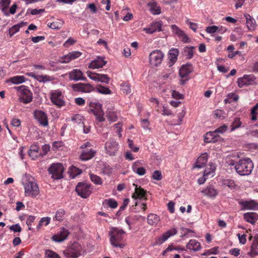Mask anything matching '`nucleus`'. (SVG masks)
Segmentation results:
<instances>
[{"label":"nucleus","instance_id":"nucleus-1","mask_svg":"<svg viewBox=\"0 0 258 258\" xmlns=\"http://www.w3.org/2000/svg\"><path fill=\"white\" fill-rule=\"evenodd\" d=\"M22 183L24 187L26 196L35 198L39 194L38 185L32 176L26 175L23 180Z\"/></svg>","mask_w":258,"mask_h":258},{"label":"nucleus","instance_id":"nucleus-2","mask_svg":"<svg viewBox=\"0 0 258 258\" xmlns=\"http://www.w3.org/2000/svg\"><path fill=\"white\" fill-rule=\"evenodd\" d=\"M125 234V231L122 229L116 227L111 228L109 232L111 245L114 247L123 248L125 245L122 241Z\"/></svg>","mask_w":258,"mask_h":258},{"label":"nucleus","instance_id":"nucleus-3","mask_svg":"<svg viewBox=\"0 0 258 258\" xmlns=\"http://www.w3.org/2000/svg\"><path fill=\"white\" fill-rule=\"evenodd\" d=\"M253 168V163L249 158L239 160L234 167L237 173L242 176L250 174Z\"/></svg>","mask_w":258,"mask_h":258},{"label":"nucleus","instance_id":"nucleus-4","mask_svg":"<svg viewBox=\"0 0 258 258\" xmlns=\"http://www.w3.org/2000/svg\"><path fill=\"white\" fill-rule=\"evenodd\" d=\"M82 252L81 244L77 242H74L63 251V253L68 257L78 258L82 255Z\"/></svg>","mask_w":258,"mask_h":258},{"label":"nucleus","instance_id":"nucleus-5","mask_svg":"<svg viewBox=\"0 0 258 258\" xmlns=\"http://www.w3.org/2000/svg\"><path fill=\"white\" fill-rule=\"evenodd\" d=\"M15 88L20 91L19 100L20 102L27 104L32 101V93L26 86H21L15 87Z\"/></svg>","mask_w":258,"mask_h":258},{"label":"nucleus","instance_id":"nucleus-6","mask_svg":"<svg viewBox=\"0 0 258 258\" xmlns=\"http://www.w3.org/2000/svg\"><path fill=\"white\" fill-rule=\"evenodd\" d=\"M91 145L89 142H86L82 145L81 148L82 151L80 156V158L83 161L92 159L95 156L96 152L91 148Z\"/></svg>","mask_w":258,"mask_h":258},{"label":"nucleus","instance_id":"nucleus-7","mask_svg":"<svg viewBox=\"0 0 258 258\" xmlns=\"http://www.w3.org/2000/svg\"><path fill=\"white\" fill-rule=\"evenodd\" d=\"M164 54L161 50H153L149 56V62L152 66L157 67L161 63Z\"/></svg>","mask_w":258,"mask_h":258},{"label":"nucleus","instance_id":"nucleus-8","mask_svg":"<svg viewBox=\"0 0 258 258\" xmlns=\"http://www.w3.org/2000/svg\"><path fill=\"white\" fill-rule=\"evenodd\" d=\"M48 171L54 179H59L62 178L63 168L60 163L52 164L49 168Z\"/></svg>","mask_w":258,"mask_h":258},{"label":"nucleus","instance_id":"nucleus-9","mask_svg":"<svg viewBox=\"0 0 258 258\" xmlns=\"http://www.w3.org/2000/svg\"><path fill=\"white\" fill-rule=\"evenodd\" d=\"M75 190L79 196L85 199L88 198L91 194L90 185L87 183H79Z\"/></svg>","mask_w":258,"mask_h":258},{"label":"nucleus","instance_id":"nucleus-10","mask_svg":"<svg viewBox=\"0 0 258 258\" xmlns=\"http://www.w3.org/2000/svg\"><path fill=\"white\" fill-rule=\"evenodd\" d=\"M89 106L93 108L91 110L99 121L101 122L104 120L103 117L104 112L102 109V105L101 104L99 103L90 102Z\"/></svg>","mask_w":258,"mask_h":258},{"label":"nucleus","instance_id":"nucleus-11","mask_svg":"<svg viewBox=\"0 0 258 258\" xmlns=\"http://www.w3.org/2000/svg\"><path fill=\"white\" fill-rule=\"evenodd\" d=\"M256 78L253 75H245L237 80L238 86L242 88L244 86L252 85L256 83Z\"/></svg>","mask_w":258,"mask_h":258},{"label":"nucleus","instance_id":"nucleus-12","mask_svg":"<svg viewBox=\"0 0 258 258\" xmlns=\"http://www.w3.org/2000/svg\"><path fill=\"white\" fill-rule=\"evenodd\" d=\"M75 91H81L85 93H89L95 91V88L89 84L78 83L72 86Z\"/></svg>","mask_w":258,"mask_h":258},{"label":"nucleus","instance_id":"nucleus-13","mask_svg":"<svg viewBox=\"0 0 258 258\" xmlns=\"http://www.w3.org/2000/svg\"><path fill=\"white\" fill-rule=\"evenodd\" d=\"M50 98L52 102L58 107L64 105V102L62 99L61 93L60 91L55 90L51 93Z\"/></svg>","mask_w":258,"mask_h":258},{"label":"nucleus","instance_id":"nucleus-14","mask_svg":"<svg viewBox=\"0 0 258 258\" xmlns=\"http://www.w3.org/2000/svg\"><path fill=\"white\" fill-rule=\"evenodd\" d=\"M105 148L110 156L114 155L118 150V144L114 140H111L105 143Z\"/></svg>","mask_w":258,"mask_h":258},{"label":"nucleus","instance_id":"nucleus-15","mask_svg":"<svg viewBox=\"0 0 258 258\" xmlns=\"http://www.w3.org/2000/svg\"><path fill=\"white\" fill-rule=\"evenodd\" d=\"M176 233L177 230L175 228L168 230L166 232L163 233L161 237H158L156 238V241L153 244V245L161 244L166 240H167V239L171 236L175 235Z\"/></svg>","mask_w":258,"mask_h":258},{"label":"nucleus","instance_id":"nucleus-16","mask_svg":"<svg viewBox=\"0 0 258 258\" xmlns=\"http://www.w3.org/2000/svg\"><path fill=\"white\" fill-rule=\"evenodd\" d=\"M69 79L75 81L82 80L87 81V78L84 76L83 73L79 69H74L69 74Z\"/></svg>","mask_w":258,"mask_h":258},{"label":"nucleus","instance_id":"nucleus-17","mask_svg":"<svg viewBox=\"0 0 258 258\" xmlns=\"http://www.w3.org/2000/svg\"><path fill=\"white\" fill-rule=\"evenodd\" d=\"M69 233L70 232L68 230L64 228H61L58 233L54 235L52 237V240L57 242H62L67 239Z\"/></svg>","mask_w":258,"mask_h":258},{"label":"nucleus","instance_id":"nucleus-18","mask_svg":"<svg viewBox=\"0 0 258 258\" xmlns=\"http://www.w3.org/2000/svg\"><path fill=\"white\" fill-rule=\"evenodd\" d=\"M135 186V192L132 195V198L134 200L139 199L146 200V195L147 191L141 187H138L135 183L133 184Z\"/></svg>","mask_w":258,"mask_h":258},{"label":"nucleus","instance_id":"nucleus-19","mask_svg":"<svg viewBox=\"0 0 258 258\" xmlns=\"http://www.w3.org/2000/svg\"><path fill=\"white\" fill-rule=\"evenodd\" d=\"M34 116L41 125L45 126L48 125L47 115L43 111L41 110L36 111L34 112Z\"/></svg>","mask_w":258,"mask_h":258},{"label":"nucleus","instance_id":"nucleus-20","mask_svg":"<svg viewBox=\"0 0 258 258\" xmlns=\"http://www.w3.org/2000/svg\"><path fill=\"white\" fill-rule=\"evenodd\" d=\"M106 63L102 57H98L93 60L89 64L88 68L91 69H97L102 68Z\"/></svg>","mask_w":258,"mask_h":258},{"label":"nucleus","instance_id":"nucleus-21","mask_svg":"<svg viewBox=\"0 0 258 258\" xmlns=\"http://www.w3.org/2000/svg\"><path fill=\"white\" fill-rule=\"evenodd\" d=\"M193 71V67L191 64L186 63L182 65L179 70V76L183 78L187 77Z\"/></svg>","mask_w":258,"mask_h":258},{"label":"nucleus","instance_id":"nucleus-22","mask_svg":"<svg viewBox=\"0 0 258 258\" xmlns=\"http://www.w3.org/2000/svg\"><path fill=\"white\" fill-rule=\"evenodd\" d=\"M208 155L207 153L202 154L197 160L194 168H201L204 167L208 161Z\"/></svg>","mask_w":258,"mask_h":258},{"label":"nucleus","instance_id":"nucleus-23","mask_svg":"<svg viewBox=\"0 0 258 258\" xmlns=\"http://www.w3.org/2000/svg\"><path fill=\"white\" fill-rule=\"evenodd\" d=\"M202 192L210 198H214L218 194L217 190L212 185L207 186L202 191Z\"/></svg>","mask_w":258,"mask_h":258},{"label":"nucleus","instance_id":"nucleus-24","mask_svg":"<svg viewBox=\"0 0 258 258\" xmlns=\"http://www.w3.org/2000/svg\"><path fill=\"white\" fill-rule=\"evenodd\" d=\"M160 221L159 216L154 213H150L147 216V222L152 226H156Z\"/></svg>","mask_w":258,"mask_h":258},{"label":"nucleus","instance_id":"nucleus-25","mask_svg":"<svg viewBox=\"0 0 258 258\" xmlns=\"http://www.w3.org/2000/svg\"><path fill=\"white\" fill-rule=\"evenodd\" d=\"M243 217L246 222L252 224H254L258 220V215L255 213L249 212L245 213Z\"/></svg>","mask_w":258,"mask_h":258},{"label":"nucleus","instance_id":"nucleus-26","mask_svg":"<svg viewBox=\"0 0 258 258\" xmlns=\"http://www.w3.org/2000/svg\"><path fill=\"white\" fill-rule=\"evenodd\" d=\"M219 135L216 134L215 131L209 132L207 133L205 137L204 141L206 143H215L217 139H216Z\"/></svg>","mask_w":258,"mask_h":258},{"label":"nucleus","instance_id":"nucleus-27","mask_svg":"<svg viewBox=\"0 0 258 258\" xmlns=\"http://www.w3.org/2000/svg\"><path fill=\"white\" fill-rule=\"evenodd\" d=\"M186 247L190 250L196 251L201 249V244L197 240L191 239L186 245Z\"/></svg>","mask_w":258,"mask_h":258},{"label":"nucleus","instance_id":"nucleus-28","mask_svg":"<svg viewBox=\"0 0 258 258\" xmlns=\"http://www.w3.org/2000/svg\"><path fill=\"white\" fill-rule=\"evenodd\" d=\"M11 0H1L0 1V10L2 11L5 16H9L8 12V8L9 7Z\"/></svg>","mask_w":258,"mask_h":258},{"label":"nucleus","instance_id":"nucleus-29","mask_svg":"<svg viewBox=\"0 0 258 258\" xmlns=\"http://www.w3.org/2000/svg\"><path fill=\"white\" fill-rule=\"evenodd\" d=\"M246 20V25L248 29L250 30H254L256 27L255 20L248 14L244 15Z\"/></svg>","mask_w":258,"mask_h":258},{"label":"nucleus","instance_id":"nucleus-30","mask_svg":"<svg viewBox=\"0 0 258 258\" xmlns=\"http://www.w3.org/2000/svg\"><path fill=\"white\" fill-rule=\"evenodd\" d=\"M241 205L243 209L247 210H256L258 209V204L255 203L253 201L243 202L241 203Z\"/></svg>","mask_w":258,"mask_h":258},{"label":"nucleus","instance_id":"nucleus-31","mask_svg":"<svg viewBox=\"0 0 258 258\" xmlns=\"http://www.w3.org/2000/svg\"><path fill=\"white\" fill-rule=\"evenodd\" d=\"M144 30L149 34H152L156 31H161V24L159 22H156L153 24L152 28H145Z\"/></svg>","mask_w":258,"mask_h":258},{"label":"nucleus","instance_id":"nucleus-32","mask_svg":"<svg viewBox=\"0 0 258 258\" xmlns=\"http://www.w3.org/2000/svg\"><path fill=\"white\" fill-rule=\"evenodd\" d=\"M25 81V77L23 76H14L6 81L7 83H11L14 84H19L24 82Z\"/></svg>","mask_w":258,"mask_h":258},{"label":"nucleus","instance_id":"nucleus-33","mask_svg":"<svg viewBox=\"0 0 258 258\" xmlns=\"http://www.w3.org/2000/svg\"><path fill=\"white\" fill-rule=\"evenodd\" d=\"M179 54V51L176 48H171L169 50L168 53V57L170 61L174 63L177 60V56Z\"/></svg>","mask_w":258,"mask_h":258},{"label":"nucleus","instance_id":"nucleus-34","mask_svg":"<svg viewBox=\"0 0 258 258\" xmlns=\"http://www.w3.org/2000/svg\"><path fill=\"white\" fill-rule=\"evenodd\" d=\"M39 148L35 145H32L29 149L28 154L29 156L33 159L34 160L38 157L39 155L38 151Z\"/></svg>","mask_w":258,"mask_h":258},{"label":"nucleus","instance_id":"nucleus-35","mask_svg":"<svg viewBox=\"0 0 258 258\" xmlns=\"http://www.w3.org/2000/svg\"><path fill=\"white\" fill-rule=\"evenodd\" d=\"M84 117L80 114H76L72 117V120L75 124H78L81 127L83 126Z\"/></svg>","mask_w":258,"mask_h":258},{"label":"nucleus","instance_id":"nucleus-36","mask_svg":"<svg viewBox=\"0 0 258 258\" xmlns=\"http://www.w3.org/2000/svg\"><path fill=\"white\" fill-rule=\"evenodd\" d=\"M222 184L223 186H227L230 189H236L237 185L234 180L230 179H224L222 181Z\"/></svg>","mask_w":258,"mask_h":258},{"label":"nucleus","instance_id":"nucleus-37","mask_svg":"<svg viewBox=\"0 0 258 258\" xmlns=\"http://www.w3.org/2000/svg\"><path fill=\"white\" fill-rule=\"evenodd\" d=\"M95 90L102 94L106 95L111 94V90L108 87L103 86L101 85H97L96 88H95Z\"/></svg>","mask_w":258,"mask_h":258},{"label":"nucleus","instance_id":"nucleus-38","mask_svg":"<svg viewBox=\"0 0 258 258\" xmlns=\"http://www.w3.org/2000/svg\"><path fill=\"white\" fill-rule=\"evenodd\" d=\"M194 47L190 46V47H185L183 49V54L186 58L190 59L192 57L194 51L193 49Z\"/></svg>","mask_w":258,"mask_h":258},{"label":"nucleus","instance_id":"nucleus-39","mask_svg":"<svg viewBox=\"0 0 258 258\" xmlns=\"http://www.w3.org/2000/svg\"><path fill=\"white\" fill-rule=\"evenodd\" d=\"M239 98L238 95L235 93H229L227 95V98L224 100V102L226 104L231 103L233 101H237Z\"/></svg>","mask_w":258,"mask_h":258},{"label":"nucleus","instance_id":"nucleus-40","mask_svg":"<svg viewBox=\"0 0 258 258\" xmlns=\"http://www.w3.org/2000/svg\"><path fill=\"white\" fill-rule=\"evenodd\" d=\"M50 220H51V218L49 217L42 218L40 219L38 225L37 226V227H36L37 229L38 230H40L41 228V227L43 225H44L45 226L48 225L50 223Z\"/></svg>","mask_w":258,"mask_h":258},{"label":"nucleus","instance_id":"nucleus-41","mask_svg":"<svg viewBox=\"0 0 258 258\" xmlns=\"http://www.w3.org/2000/svg\"><path fill=\"white\" fill-rule=\"evenodd\" d=\"M65 211L63 209H59L56 211L55 215V220L62 221L64 219Z\"/></svg>","mask_w":258,"mask_h":258},{"label":"nucleus","instance_id":"nucleus-42","mask_svg":"<svg viewBox=\"0 0 258 258\" xmlns=\"http://www.w3.org/2000/svg\"><path fill=\"white\" fill-rule=\"evenodd\" d=\"M90 177L92 182L95 184L101 185L102 184V180L101 178L97 175L90 173Z\"/></svg>","mask_w":258,"mask_h":258},{"label":"nucleus","instance_id":"nucleus-43","mask_svg":"<svg viewBox=\"0 0 258 258\" xmlns=\"http://www.w3.org/2000/svg\"><path fill=\"white\" fill-rule=\"evenodd\" d=\"M45 258H61L58 254L54 251L47 249L45 251Z\"/></svg>","mask_w":258,"mask_h":258},{"label":"nucleus","instance_id":"nucleus-44","mask_svg":"<svg viewBox=\"0 0 258 258\" xmlns=\"http://www.w3.org/2000/svg\"><path fill=\"white\" fill-rule=\"evenodd\" d=\"M104 204L112 209L116 208L118 205L117 202L112 199H106L104 202Z\"/></svg>","mask_w":258,"mask_h":258},{"label":"nucleus","instance_id":"nucleus-45","mask_svg":"<svg viewBox=\"0 0 258 258\" xmlns=\"http://www.w3.org/2000/svg\"><path fill=\"white\" fill-rule=\"evenodd\" d=\"M210 171H209V170L206 169L204 172V176L205 177H208L209 175L212 174L214 173L215 170H216V166L213 163H210Z\"/></svg>","mask_w":258,"mask_h":258},{"label":"nucleus","instance_id":"nucleus-46","mask_svg":"<svg viewBox=\"0 0 258 258\" xmlns=\"http://www.w3.org/2000/svg\"><path fill=\"white\" fill-rule=\"evenodd\" d=\"M171 28L172 30L173 33L177 35L179 38L182 36V35L184 33V31H182L181 29L179 28L176 25H171Z\"/></svg>","mask_w":258,"mask_h":258},{"label":"nucleus","instance_id":"nucleus-47","mask_svg":"<svg viewBox=\"0 0 258 258\" xmlns=\"http://www.w3.org/2000/svg\"><path fill=\"white\" fill-rule=\"evenodd\" d=\"M110 78L107 75L99 74L97 82L108 84Z\"/></svg>","mask_w":258,"mask_h":258},{"label":"nucleus","instance_id":"nucleus-48","mask_svg":"<svg viewBox=\"0 0 258 258\" xmlns=\"http://www.w3.org/2000/svg\"><path fill=\"white\" fill-rule=\"evenodd\" d=\"M70 172L72 178H75L76 176L79 175L82 172L81 169L75 166H72L70 168Z\"/></svg>","mask_w":258,"mask_h":258},{"label":"nucleus","instance_id":"nucleus-49","mask_svg":"<svg viewBox=\"0 0 258 258\" xmlns=\"http://www.w3.org/2000/svg\"><path fill=\"white\" fill-rule=\"evenodd\" d=\"M37 81L40 82H46L52 81L53 80L52 78L49 76L47 75H38L37 77Z\"/></svg>","mask_w":258,"mask_h":258},{"label":"nucleus","instance_id":"nucleus-50","mask_svg":"<svg viewBox=\"0 0 258 258\" xmlns=\"http://www.w3.org/2000/svg\"><path fill=\"white\" fill-rule=\"evenodd\" d=\"M121 90L123 92V93L128 94L131 91V87L129 84L127 83H123L121 84Z\"/></svg>","mask_w":258,"mask_h":258},{"label":"nucleus","instance_id":"nucleus-51","mask_svg":"<svg viewBox=\"0 0 258 258\" xmlns=\"http://www.w3.org/2000/svg\"><path fill=\"white\" fill-rule=\"evenodd\" d=\"M241 125V122L240 121V119L238 118H236L231 125V131H233L235 129L239 127Z\"/></svg>","mask_w":258,"mask_h":258},{"label":"nucleus","instance_id":"nucleus-52","mask_svg":"<svg viewBox=\"0 0 258 258\" xmlns=\"http://www.w3.org/2000/svg\"><path fill=\"white\" fill-rule=\"evenodd\" d=\"M45 11L44 9H29L26 13V15H28L29 14H30L32 15H38L41 13H43Z\"/></svg>","mask_w":258,"mask_h":258},{"label":"nucleus","instance_id":"nucleus-53","mask_svg":"<svg viewBox=\"0 0 258 258\" xmlns=\"http://www.w3.org/2000/svg\"><path fill=\"white\" fill-rule=\"evenodd\" d=\"M258 109V103H256L251 109V120L255 121L257 119L256 114L257 110Z\"/></svg>","mask_w":258,"mask_h":258},{"label":"nucleus","instance_id":"nucleus-54","mask_svg":"<svg viewBox=\"0 0 258 258\" xmlns=\"http://www.w3.org/2000/svg\"><path fill=\"white\" fill-rule=\"evenodd\" d=\"M152 178L156 180H161L162 179L161 172L159 170H155L152 174Z\"/></svg>","mask_w":258,"mask_h":258},{"label":"nucleus","instance_id":"nucleus-55","mask_svg":"<svg viewBox=\"0 0 258 258\" xmlns=\"http://www.w3.org/2000/svg\"><path fill=\"white\" fill-rule=\"evenodd\" d=\"M86 74L87 76L91 80H94L95 81H97L99 74L88 71L86 72Z\"/></svg>","mask_w":258,"mask_h":258},{"label":"nucleus","instance_id":"nucleus-56","mask_svg":"<svg viewBox=\"0 0 258 258\" xmlns=\"http://www.w3.org/2000/svg\"><path fill=\"white\" fill-rule=\"evenodd\" d=\"M35 219V217L34 216H29L27 219L26 224L28 227V229L29 230H32V224L34 222Z\"/></svg>","mask_w":258,"mask_h":258},{"label":"nucleus","instance_id":"nucleus-57","mask_svg":"<svg viewBox=\"0 0 258 258\" xmlns=\"http://www.w3.org/2000/svg\"><path fill=\"white\" fill-rule=\"evenodd\" d=\"M228 126L225 124H223L222 126H220L218 128L215 130V132H216V134H223L225 132H226L227 130Z\"/></svg>","mask_w":258,"mask_h":258},{"label":"nucleus","instance_id":"nucleus-58","mask_svg":"<svg viewBox=\"0 0 258 258\" xmlns=\"http://www.w3.org/2000/svg\"><path fill=\"white\" fill-rule=\"evenodd\" d=\"M151 11L154 15H158L161 13V9L160 7H157L154 4H152Z\"/></svg>","mask_w":258,"mask_h":258},{"label":"nucleus","instance_id":"nucleus-59","mask_svg":"<svg viewBox=\"0 0 258 258\" xmlns=\"http://www.w3.org/2000/svg\"><path fill=\"white\" fill-rule=\"evenodd\" d=\"M107 119L111 122H114L116 120L117 115L114 112H109L107 115Z\"/></svg>","mask_w":258,"mask_h":258},{"label":"nucleus","instance_id":"nucleus-60","mask_svg":"<svg viewBox=\"0 0 258 258\" xmlns=\"http://www.w3.org/2000/svg\"><path fill=\"white\" fill-rule=\"evenodd\" d=\"M72 59L70 57V54L68 53L67 55L60 57L58 61L61 63H66L69 62Z\"/></svg>","mask_w":258,"mask_h":258},{"label":"nucleus","instance_id":"nucleus-61","mask_svg":"<svg viewBox=\"0 0 258 258\" xmlns=\"http://www.w3.org/2000/svg\"><path fill=\"white\" fill-rule=\"evenodd\" d=\"M69 53L70 54V57L72 60L78 58L82 54V53L81 52L78 51H72Z\"/></svg>","mask_w":258,"mask_h":258},{"label":"nucleus","instance_id":"nucleus-62","mask_svg":"<svg viewBox=\"0 0 258 258\" xmlns=\"http://www.w3.org/2000/svg\"><path fill=\"white\" fill-rule=\"evenodd\" d=\"M133 171L140 176L145 175L146 172V169L143 167H140L139 168H135Z\"/></svg>","mask_w":258,"mask_h":258},{"label":"nucleus","instance_id":"nucleus-63","mask_svg":"<svg viewBox=\"0 0 258 258\" xmlns=\"http://www.w3.org/2000/svg\"><path fill=\"white\" fill-rule=\"evenodd\" d=\"M218 30V26L213 25L212 26H208L206 29V31L209 34H213L217 32Z\"/></svg>","mask_w":258,"mask_h":258},{"label":"nucleus","instance_id":"nucleus-64","mask_svg":"<svg viewBox=\"0 0 258 258\" xmlns=\"http://www.w3.org/2000/svg\"><path fill=\"white\" fill-rule=\"evenodd\" d=\"M76 42V40L72 38H69L63 44V46L68 47L71 45L74 44Z\"/></svg>","mask_w":258,"mask_h":258}]
</instances>
